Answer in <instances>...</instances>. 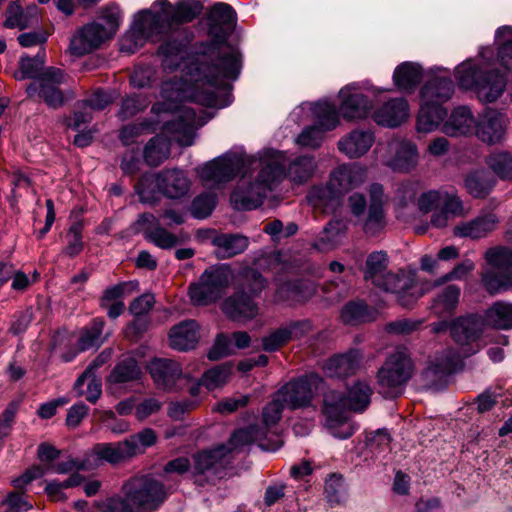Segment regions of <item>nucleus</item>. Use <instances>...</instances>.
<instances>
[{
    "label": "nucleus",
    "mask_w": 512,
    "mask_h": 512,
    "mask_svg": "<svg viewBox=\"0 0 512 512\" xmlns=\"http://www.w3.org/2000/svg\"><path fill=\"white\" fill-rule=\"evenodd\" d=\"M208 58L212 63L207 62L205 54L191 68V84L178 80L163 82L162 101L152 107L156 114H175L172 121L166 122L164 129L173 134L172 139L181 146H190L193 143L194 130L205 122L192 108L180 105V102L189 98L201 105L216 107L219 105L216 90L224 84V79L235 80L240 73V53L222 41L216 42Z\"/></svg>",
    "instance_id": "1"
},
{
    "label": "nucleus",
    "mask_w": 512,
    "mask_h": 512,
    "mask_svg": "<svg viewBox=\"0 0 512 512\" xmlns=\"http://www.w3.org/2000/svg\"><path fill=\"white\" fill-rule=\"evenodd\" d=\"M199 12V5L193 1L179 3L173 7L165 0H158L152 10L139 13L133 31L123 39L121 49L132 53L138 42L142 44L144 39L157 41L162 35L168 34L174 24L190 22Z\"/></svg>",
    "instance_id": "2"
},
{
    "label": "nucleus",
    "mask_w": 512,
    "mask_h": 512,
    "mask_svg": "<svg viewBox=\"0 0 512 512\" xmlns=\"http://www.w3.org/2000/svg\"><path fill=\"white\" fill-rule=\"evenodd\" d=\"M372 389L364 381H356L347 393L328 389L323 395V413L330 433L340 439L354 434V428L347 422L348 412H363L371 401Z\"/></svg>",
    "instance_id": "3"
},
{
    "label": "nucleus",
    "mask_w": 512,
    "mask_h": 512,
    "mask_svg": "<svg viewBox=\"0 0 512 512\" xmlns=\"http://www.w3.org/2000/svg\"><path fill=\"white\" fill-rule=\"evenodd\" d=\"M283 155L268 150L263 152L252 164L259 169L253 182L243 181L231 194V203L236 209L251 210L260 206L270 192L283 179L281 168Z\"/></svg>",
    "instance_id": "4"
},
{
    "label": "nucleus",
    "mask_w": 512,
    "mask_h": 512,
    "mask_svg": "<svg viewBox=\"0 0 512 512\" xmlns=\"http://www.w3.org/2000/svg\"><path fill=\"white\" fill-rule=\"evenodd\" d=\"M283 155L268 150L263 152L252 164L259 169L253 182L243 181L231 194V203L236 209L251 210L260 206L270 192L283 179L281 168Z\"/></svg>",
    "instance_id": "5"
},
{
    "label": "nucleus",
    "mask_w": 512,
    "mask_h": 512,
    "mask_svg": "<svg viewBox=\"0 0 512 512\" xmlns=\"http://www.w3.org/2000/svg\"><path fill=\"white\" fill-rule=\"evenodd\" d=\"M459 86L472 90L479 101L492 103L500 98L506 88V77L498 70H488L472 60L461 63L455 72Z\"/></svg>",
    "instance_id": "6"
},
{
    "label": "nucleus",
    "mask_w": 512,
    "mask_h": 512,
    "mask_svg": "<svg viewBox=\"0 0 512 512\" xmlns=\"http://www.w3.org/2000/svg\"><path fill=\"white\" fill-rule=\"evenodd\" d=\"M367 169L359 164H342L330 173L327 186L314 187L307 195L313 207H325L336 196L346 193L363 184Z\"/></svg>",
    "instance_id": "7"
},
{
    "label": "nucleus",
    "mask_w": 512,
    "mask_h": 512,
    "mask_svg": "<svg viewBox=\"0 0 512 512\" xmlns=\"http://www.w3.org/2000/svg\"><path fill=\"white\" fill-rule=\"evenodd\" d=\"M245 278L246 283L243 288L227 297L221 305V309L227 317L233 321L244 323L259 315L260 307L254 299L265 287L264 278L253 269L246 271Z\"/></svg>",
    "instance_id": "8"
},
{
    "label": "nucleus",
    "mask_w": 512,
    "mask_h": 512,
    "mask_svg": "<svg viewBox=\"0 0 512 512\" xmlns=\"http://www.w3.org/2000/svg\"><path fill=\"white\" fill-rule=\"evenodd\" d=\"M284 407L283 400L275 393L271 401L263 408L260 424L251 425L245 429H239L231 436L234 447H243L251 443H258L263 449H269L264 441L270 440L276 434V425L281 419Z\"/></svg>",
    "instance_id": "9"
},
{
    "label": "nucleus",
    "mask_w": 512,
    "mask_h": 512,
    "mask_svg": "<svg viewBox=\"0 0 512 512\" xmlns=\"http://www.w3.org/2000/svg\"><path fill=\"white\" fill-rule=\"evenodd\" d=\"M484 258L487 267L481 278L485 289L491 294L512 289V248L491 247L486 250Z\"/></svg>",
    "instance_id": "10"
},
{
    "label": "nucleus",
    "mask_w": 512,
    "mask_h": 512,
    "mask_svg": "<svg viewBox=\"0 0 512 512\" xmlns=\"http://www.w3.org/2000/svg\"><path fill=\"white\" fill-rule=\"evenodd\" d=\"M414 372V365L405 347H397L390 353L378 371V383L383 393L393 397L405 385Z\"/></svg>",
    "instance_id": "11"
},
{
    "label": "nucleus",
    "mask_w": 512,
    "mask_h": 512,
    "mask_svg": "<svg viewBox=\"0 0 512 512\" xmlns=\"http://www.w3.org/2000/svg\"><path fill=\"white\" fill-rule=\"evenodd\" d=\"M417 206L421 213L431 215V224L442 228L447 226L450 217L461 216L464 213L463 202L455 193L430 190L422 193Z\"/></svg>",
    "instance_id": "12"
},
{
    "label": "nucleus",
    "mask_w": 512,
    "mask_h": 512,
    "mask_svg": "<svg viewBox=\"0 0 512 512\" xmlns=\"http://www.w3.org/2000/svg\"><path fill=\"white\" fill-rule=\"evenodd\" d=\"M312 111L314 124L305 127L296 138L297 145L302 148H319L325 140L326 133L335 129L340 123L336 107L327 101L316 103Z\"/></svg>",
    "instance_id": "13"
},
{
    "label": "nucleus",
    "mask_w": 512,
    "mask_h": 512,
    "mask_svg": "<svg viewBox=\"0 0 512 512\" xmlns=\"http://www.w3.org/2000/svg\"><path fill=\"white\" fill-rule=\"evenodd\" d=\"M125 496L135 512H150L165 500L163 484L153 478L136 477L123 487Z\"/></svg>",
    "instance_id": "14"
},
{
    "label": "nucleus",
    "mask_w": 512,
    "mask_h": 512,
    "mask_svg": "<svg viewBox=\"0 0 512 512\" xmlns=\"http://www.w3.org/2000/svg\"><path fill=\"white\" fill-rule=\"evenodd\" d=\"M153 183L160 193L170 199H180L186 196L191 187V181L183 170L165 169L155 175L144 176L136 185L142 201L149 200L147 186Z\"/></svg>",
    "instance_id": "15"
},
{
    "label": "nucleus",
    "mask_w": 512,
    "mask_h": 512,
    "mask_svg": "<svg viewBox=\"0 0 512 512\" xmlns=\"http://www.w3.org/2000/svg\"><path fill=\"white\" fill-rule=\"evenodd\" d=\"M231 281V271L226 266L205 270L197 283L191 284L189 296L195 305H207L216 301Z\"/></svg>",
    "instance_id": "16"
},
{
    "label": "nucleus",
    "mask_w": 512,
    "mask_h": 512,
    "mask_svg": "<svg viewBox=\"0 0 512 512\" xmlns=\"http://www.w3.org/2000/svg\"><path fill=\"white\" fill-rule=\"evenodd\" d=\"M65 81L66 75L61 69L48 67L42 72L39 83L30 84L26 92L29 97L37 94L50 108L57 109L74 96L71 91L65 93L59 89Z\"/></svg>",
    "instance_id": "17"
},
{
    "label": "nucleus",
    "mask_w": 512,
    "mask_h": 512,
    "mask_svg": "<svg viewBox=\"0 0 512 512\" xmlns=\"http://www.w3.org/2000/svg\"><path fill=\"white\" fill-rule=\"evenodd\" d=\"M240 448L234 447L230 439L228 447L223 445L214 450H206L195 454L193 456V465L191 466V474L195 482L203 485L213 481L223 467V457L225 454Z\"/></svg>",
    "instance_id": "18"
},
{
    "label": "nucleus",
    "mask_w": 512,
    "mask_h": 512,
    "mask_svg": "<svg viewBox=\"0 0 512 512\" xmlns=\"http://www.w3.org/2000/svg\"><path fill=\"white\" fill-rule=\"evenodd\" d=\"M320 378L315 375L299 378L286 383L276 393L289 409L309 407L315 396Z\"/></svg>",
    "instance_id": "19"
},
{
    "label": "nucleus",
    "mask_w": 512,
    "mask_h": 512,
    "mask_svg": "<svg viewBox=\"0 0 512 512\" xmlns=\"http://www.w3.org/2000/svg\"><path fill=\"white\" fill-rule=\"evenodd\" d=\"M369 205L367 214L362 220V230L368 236H376L384 231L387 225L385 204L388 197L384 187L379 183L369 186Z\"/></svg>",
    "instance_id": "20"
},
{
    "label": "nucleus",
    "mask_w": 512,
    "mask_h": 512,
    "mask_svg": "<svg viewBox=\"0 0 512 512\" xmlns=\"http://www.w3.org/2000/svg\"><path fill=\"white\" fill-rule=\"evenodd\" d=\"M148 369L156 386L166 391L178 390L182 383L190 381L183 374L180 364L172 359L155 358L149 363Z\"/></svg>",
    "instance_id": "21"
},
{
    "label": "nucleus",
    "mask_w": 512,
    "mask_h": 512,
    "mask_svg": "<svg viewBox=\"0 0 512 512\" xmlns=\"http://www.w3.org/2000/svg\"><path fill=\"white\" fill-rule=\"evenodd\" d=\"M457 363V355L450 350L430 359L421 373L423 386L432 389H439L444 386Z\"/></svg>",
    "instance_id": "22"
},
{
    "label": "nucleus",
    "mask_w": 512,
    "mask_h": 512,
    "mask_svg": "<svg viewBox=\"0 0 512 512\" xmlns=\"http://www.w3.org/2000/svg\"><path fill=\"white\" fill-rule=\"evenodd\" d=\"M508 123L505 114L496 109L487 108L478 116L474 133L483 142L499 143L505 136Z\"/></svg>",
    "instance_id": "23"
},
{
    "label": "nucleus",
    "mask_w": 512,
    "mask_h": 512,
    "mask_svg": "<svg viewBox=\"0 0 512 512\" xmlns=\"http://www.w3.org/2000/svg\"><path fill=\"white\" fill-rule=\"evenodd\" d=\"M240 159L237 157H221L203 165L199 170V177L204 185L216 187L232 180L238 173Z\"/></svg>",
    "instance_id": "24"
},
{
    "label": "nucleus",
    "mask_w": 512,
    "mask_h": 512,
    "mask_svg": "<svg viewBox=\"0 0 512 512\" xmlns=\"http://www.w3.org/2000/svg\"><path fill=\"white\" fill-rule=\"evenodd\" d=\"M387 155H385L386 164L395 171L409 172L416 167L418 163V152L415 144L393 139L388 142Z\"/></svg>",
    "instance_id": "25"
},
{
    "label": "nucleus",
    "mask_w": 512,
    "mask_h": 512,
    "mask_svg": "<svg viewBox=\"0 0 512 512\" xmlns=\"http://www.w3.org/2000/svg\"><path fill=\"white\" fill-rule=\"evenodd\" d=\"M112 35L99 23L84 26L71 39L69 49L72 54L84 55L99 48Z\"/></svg>",
    "instance_id": "26"
},
{
    "label": "nucleus",
    "mask_w": 512,
    "mask_h": 512,
    "mask_svg": "<svg viewBox=\"0 0 512 512\" xmlns=\"http://www.w3.org/2000/svg\"><path fill=\"white\" fill-rule=\"evenodd\" d=\"M409 116V105L405 98H393L371 113L372 119L381 126L395 128L404 123Z\"/></svg>",
    "instance_id": "27"
},
{
    "label": "nucleus",
    "mask_w": 512,
    "mask_h": 512,
    "mask_svg": "<svg viewBox=\"0 0 512 512\" xmlns=\"http://www.w3.org/2000/svg\"><path fill=\"white\" fill-rule=\"evenodd\" d=\"M498 222V217L494 213L480 214L471 220L458 223L453 228V234L459 238L482 239L496 229Z\"/></svg>",
    "instance_id": "28"
},
{
    "label": "nucleus",
    "mask_w": 512,
    "mask_h": 512,
    "mask_svg": "<svg viewBox=\"0 0 512 512\" xmlns=\"http://www.w3.org/2000/svg\"><path fill=\"white\" fill-rule=\"evenodd\" d=\"M310 330L311 324L308 321L291 322L290 324L279 327L263 337V349L267 352L276 351L289 341L303 337Z\"/></svg>",
    "instance_id": "29"
},
{
    "label": "nucleus",
    "mask_w": 512,
    "mask_h": 512,
    "mask_svg": "<svg viewBox=\"0 0 512 512\" xmlns=\"http://www.w3.org/2000/svg\"><path fill=\"white\" fill-rule=\"evenodd\" d=\"M374 142L375 136L371 130L355 129L341 137L337 147L349 159H357L365 155Z\"/></svg>",
    "instance_id": "30"
},
{
    "label": "nucleus",
    "mask_w": 512,
    "mask_h": 512,
    "mask_svg": "<svg viewBox=\"0 0 512 512\" xmlns=\"http://www.w3.org/2000/svg\"><path fill=\"white\" fill-rule=\"evenodd\" d=\"M137 223L143 226L146 239L161 249H171L180 243V237L162 227L153 214H141Z\"/></svg>",
    "instance_id": "31"
},
{
    "label": "nucleus",
    "mask_w": 512,
    "mask_h": 512,
    "mask_svg": "<svg viewBox=\"0 0 512 512\" xmlns=\"http://www.w3.org/2000/svg\"><path fill=\"white\" fill-rule=\"evenodd\" d=\"M339 96L342 99L339 109L345 119H362L370 113L371 104L367 96L357 92L355 86L349 85L342 88Z\"/></svg>",
    "instance_id": "32"
},
{
    "label": "nucleus",
    "mask_w": 512,
    "mask_h": 512,
    "mask_svg": "<svg viewBox=\"0 0 512 512\" xmlns=\"http://www.w3.org/2000/svg\"><path fill=\"white\" fill-rule=\"evenodd\" d=\"M454 93L452 80L446 76L429 79L420 90V102L427 105L443 106Z\"/></svg>",
    "instance_id": "33"
},
{
    "label": "nucleus",
    "mask_w": 512,
    "mask_h": 512,
    "mask_svg": "<svg viewBox=\"0 0 512 512\" xmlns=\"http://www.w3.org/2000/svg\"><path fill=\"white\" fill-rule=\"evenodd\" d=\"M374 285L385 291L396 294L402 306L410 305L418 297L410 292L414 287L413 279L404 273L394 274L387 271L384 278H381L379 283H375Z\"/></svg>",
    "instance_id": "34"
},
{
    "label": "nucleus",
    "mask_w": 512,
    "mask_h": 512,
    "mask_svg": "<svg viewBox=\"0 0 512 512\" xmlns=\"http://www.w3.org/2000/svg\"><path fill=\"white\" fill-rule=\"evenodd\" d=\"M280 154L283 155L281 165L284 172L283 178L287 177L293 183L303 184L314 176L317 170V161L314 156H298L287 163L285 154L283 152Z\"/></svg>",
    "instance_id": "35"
},
{
    "label": "nucleus",
    "mask_w": 512,
    "mask_h": 512,
    "mask_svg": "<svg viewBox=\"0 0 512 512\" xmlns=\"http://www.w3.org/2000/svg\"><path fill=\"white\" fill-rule=\"evenodd\" d=\"M361 359V354L356 350L335 355L325 362L323 370L325 375L331 378L347 377L353 375L359 369Z\"/></svg>",
    "instance_id": "36"
},
{
    "label": "nucleus",
    "mask_w": 512,
    "mask_h": 512,
    "mask_svg": "<svg viewBox=\"0 0 512 512\" xmlns=\"http://www.w3.org/2000/svg\"><path fill=\"white\" fill-rule=\"evenodd\" d=\"M496 184L494 176L486 169H474L465 174L463 187L473 198L484 199Z\"/></svg>",
    "instance_id": "37"
},
{
    "label": "nucleus",
    "mask_w": 512,
    "mask_h": 512,
    "mask_svg": "<svg viewBox=\"0 0 512 512\" xmlns=\"http://www.w3.org/2000/svg\"><path fill=\"white\" fill-rule=\"evenodd\" d=\"M199 340V328L195 321L186 320L173 326L169 333L170 346L178 351L193 349Z\"/></svg>",
    "instance_id": "38"
},
{
    "label": "nucleus",
    "mask_w": 512,
    "mask_h": 512,
    "mask_svg": "<svg viewBox=\"0 0 512 512\" xmlns=\"http://www.w3.org/2000/svg\"><path fill=\"white\" fill-rule=\"evenodd\" d=\"M477 120L471 110L465 106L455 108L442 125V132L449 136L474 133Z\"/></svg>",
    "instance_id": "39"
},
{
    "label": "nucleus",
    "mask_w": 512,
    "mask_h": 512,
    "mask_svg": "<svg viewBox=\"0 0 512 512\" xmlns=\"http://www.w3.org/2000/svg\"><path fill=\"white\" fill-rule=\"evenodd\" d=\"M212 244L217 258L228 259L244 252L249 246V239L241 234H220L212 239Z\"/></svg>",
    "instance_id": "40"
},
{
    "label": "nucleus",
    "mask_w": 512,
    "mask_h": 512,
    "mask_svg": "<svg viewBox=\"0 0 512 512\" xmlns=\"http://www.w3.org/2000/svg\"><path fill=\"white\" fill-rule=\"evenodd\" d=\"M484 323L477 316L460 317L450 324V332L453 339L465 344L476 339L483 331Z\"/></svg>",
    "instance_id": "41"
},
{
    "label": "nucleus",
    "mask_w": 512,
    "mask_h": 512,
    "mask_svg": "<svg viewBox=\"0 0 512 512\" xmlns=\"http://www.w3.org/2000/svg\"><path fill=\"white\" fill-rule=\"evenodd\" d=\"M422 79V68L414 62H403L393 73V81L400 91H412Z\"/></svg>",
    "instance_id": "42"
},
{
    "label": "nucleus",
    "mask_w": 512,
    "mask_h": 512,
    "mask_svg": "<svg viewBox=\"0 0 512 512\" xmlns=\"http://www.w3.org/2000/svg\"><path fill=\"white\" fill-rule=\"evenodd\" d=\"M447 116V110L443 106L421 104L417 117V131L430 133L439 128Z\"/></svg>",
    "instance_id": "43"
},
{
    "label": "nucleus",
    "mask_w": 512,
    "mask_h": 512,
    "mask_svg": "<svg viewBox=\"0 0 512 512\" xmlns=\"http://www.w3.org/2000/svg\"><path fill=\"white\" fill-rule=\"evenodd\" d=\"M90 456L110 464H119L130 460L123 441L115 443H98L92 448Z\"/></svg>",
    "instance_id": "44"
},
{
    "label": "nucleus",
    "mask_w": 512,
    "mask_h": 512,
    "mask_svg": "<svg viewBox=\"0 0 512 512\" xmlns=\"http://www.w3.org/2000/svg\"><path fill=\"white\" fill-rule=\"evenodd\" d=\"M484 325L498 329L512 328V304L505 302H496L486 310Z\"/></svg>",
    "instance_id": "45"
},
{
    "label": "nucleus",
    "mask_w": 512,
    "mask_h": 512,
    "mask_svg": "<svg viewBox=\"0 0 512 512\" xmlns=\"http://www.w3.org/2000/svg\"><path fill=\"white\" fill-rule=\"evenodd\" d=\"M156 441L157 435L151 428H145L123 440L130 459L143 454L146 449L153 446Z\"/></svg>",
    "instance_id": "46"
},
{
    "label": "nucleus",
    "mask_w": 512,
    "mask_h": 512,
    "mask_svg": "<svg viewBox=\"0 0 512 512\" xmlns=\"http://www.w3.org/2000/svg\"><path fill=\"white\" fill-rule=\"evenodd\" d=\"M460 288L456 285H449L441 290L434 298L431 309L438 316L450 314L458 305Z\"/></svg>",
    "instance_id": "47"
},
{
    "label": "nucleus",
    "mask_w": 512,
    "mask_h": 512,
    "mask_svg": "<svg viewBox=\"0 0 512 512\" xmlns=\"http://www.w3.org/2000/svg\"><path fill=\"white\" fill-rule=\"evenodd\" d=\"M170 140L158 135L152 138L144 149V159L150 166H158L169 157Z\"/></svg>",
    "instance_id": "48"
},
{
    "label": "nucleus",
    "mask_w": 512,
    "mask_h": 512,
    "mask_svg": "<svg viewBox=\"0 0 512 512\" xmlns=\"http://www.w3.org/2000/svg\"><path fill=\"white\" fill-rule=\"evenodd\" d=\"M104 324L103 319L96 318L82 330L77 343L78 351L99 347L105 341L109 334L102 336Z\"/></svg>",
    "instance_id": "49"
},
{
    "label": "nucleus",
    "mask_w": 512,
    "mask_h": 512,
    "mask_svg": "<svg viewBox=\"0 0 512 512\" xmlns=\"http://www.w3.org/2000/svg\"><path fill=\"white\" fill-rule=\"evenodd\" d=\"M141 370L133 358H127L115 366L108 377L109 383L122 384L139 379Z\"/></svg>",
    "instance_id": "50"
},
{
    "label": "nucleus",
    "mask_w": 512,
    "mask_h": 512,
    "mask_svg": "<svg viewBox=\"0 0 512 512\" xmlns=\"http://www.w3.org/2000/svg\"><path fill=\"white\" fill-rule=\"evenodd\" d=\"M388 266V257L385 252L376 251L371 253L366 260L365 278L373 284L379 283L384 278Z\"/></svg>",
    "instance_id": "51"
},
{
    "label": "nucleus",
    "mask_w": 512,
    "mask_h": 512,
    "mask_svg": "<svg viewBox=\"0 0 512 512\" xmlns=\"http://www.w3.org/2000/svg\"><path fill=\"white\" fill-rule=\"evenodd\" d=\"M45 63V52L38 53L34 58L21 57L20 69L14 74L17 80L37 78L40 80Z\"/></svg>",
    "instance_id": "52"
},
{
    "label": "nucleus",
    "mask_w": 512,
    "mask_h": 512,
    "mask_svg": "<svg viewBox=\"0 0 512 512\" xmlns=\"http://www.w3.org/2000/svg\"><path fill=\"white\" fill-rule=\"evenodd\" d=\"M346 231V224L340 220L331 221L324 228V231L318 241V248L330 250L335 248L341 241Z\"/></svg>",
    "instance_id": "53"
},
{
    "label": "nucleus",
    "mask_w": 512,
    "mask_h": 512,
    "mask_svg": "<svg viewBox=\"0 0 512 512\" xmlns=\"http://www.w3.org/2000/svg\"><path fill=\"white\" fill-rule=\"evenodd\" d=\"M324 494L331 506L340 505L346 498L344 479L339 474H331L325 480Z\"/></svg>",
    "instance_id": "54"
},
{
    "label": "nucleus",
    "mask_w": 512,
    "mask_h": 512,
    "mask_svg": "<svg viewBox=\"0 0 512 512\" xmlns=\"http://www.w3.org/2000/svg\"><path fill=\"white\" fill-rule=\"evenodd\" d=\"M486 163L501 179H512V156L508 152H494Z\"/></svg>",
    "instance_id": "55"
},
{
    "label": "nucleus",
    "mask_w": 512,
    "mask_h": 512,
    "mask_svg": "<svg viewBox=\"0 0 512 512\" xmlns=\"http://www.w3.org/2000/svg\"><path fill=\"white\" fill-rule=\"evenodd\" d=\"M231 374V368L229 366H217L207 372L201 378L202 386H205L208 390H214L227 383Z\"/></svg>",
    "instance_id": "56"
},
{
    "label": "nucleus",
    "mask_w": 512,
    "mask_h": 512,
    "mask_svg": "<svg viewBox=\"0 0 512 512\" xmlns=\"http://www.w3.org/2000/svg\"><path fill=\"white\" fill-rule=\"evenodd\" d=\"M341 318L346 324H356L370 319L367 307L361 301L347 303L342 309Z\"/></svg>",
    "instance_id": "57"
},
{
    "label": "nucleus",
    "mask_w": 512,
    "mask_h": 512,
    "mask_svg": "<svg viewBox=\"0 0 512 512\" xmlns=\"http://www.w3.org/2000/svg\"><path fill=\"white\" fill-rule=\"evenodd\" d=\"M216 205V195L204 193L196 197L191 206V213L195 218L203 219L208 217Z\"/></svg>",
    "instance_id": "58"
},
{
    "label": "nucleus",
    "mask_w": 512,
    "mask_h": 512,
    "mask_svg": "<svg viewBox=\"0 0 512 512\" xmlns=\"http://www.w3.org/2000/svg\"><path fill=\"white\" fill-rule=\"evenodd\" d=\"M149 105V100L143 95L129 96L123 99L119 115L122 119L134 117Z\"/></svg>",
    "instance_id": "59"
},
{
    "label": "nucleus",
    "mask_w": 512,
    "mask_h": 512,
    "mask_svg": "<svg viewBox=\"0 0 512 512\" xmlns=\"http://www.w3.org/2000/svg\"><path fill=\"white\" fill-rule=\"evenodd\" d=\"M5 26L8 28H18L20 30L29 26L27 15H25V12H23L21 7L16 3L10 4L7 9Z\"/></svg>",
    "instance_id": "60"
},
{
    "label": "nucleus",
    "mask_w": 512,
    "mask_h": 512,
    "mask_svg": "<svg viewBox=\"0 0 512 512\" xmlns=\"http://www.w3.org/2000/svg\"><path fill=\"white\" fill-rule=\"evenodd\" d=\"M82 228L81 225L76 223L72 225L67 234V246L64 249V253L69 256H75L80 253L83 249L82 242Z\"/></svg>",
    "instance_id": "61"
},
{
    "label": "nucleus",
    "mask_w": 512,
    "mask_h": 512,
    "mask_svg": "<svg viewBox=\"0 0 512 512\" xmlns=\"http://www.w3.org/2000/svg\"><path fill=\"white\" fill-rule=\"evenodd\" d=\"M210 19L217 24L232 25L235 20V13L230 5L217 3L210 12Z\"/></svg>",
    "instance_id": "62"
},
{
    "label": "nucleus",
    "mask_w": 512,
    "mask_h": 512,
    "mask_svg": "<svg viewBox=\"0 0 512 512\" xmlns=\"http://www.w3.org/2000/svg\"><path fill=\"white\" fill-rule=\"evenodd\" d=\"M87 383V389L83 390V385L80 386L79 389H75L77 395H85L86 399L92 403L96 402L102 393V385L101 380L96 377L95 374L87 376L85 378L84 384Z\"/></svg>",
    "instance_id": "63"
},
{
    "label": "nucleus",
    "mask_w": 512,
    "mask_h": 512,
    "mask_svg": "<svg viewBox=\"0 0 512 512\" xmlns=\"http://www.w3.org/2000/svg\"><path fill=\"white\" fill-rule=\"evenodd\" d=\"M98 508L101 510V512H135L126 496L124 499H108L98 504Z\"/></svg>",
    "instance_id": "64"
}]
</instances>
